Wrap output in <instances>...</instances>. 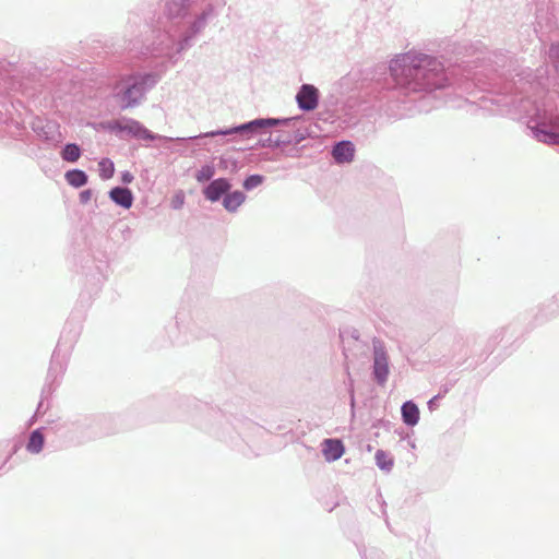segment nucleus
Masks as SVG:
<instances>
[{
    "mask_svg": "<svg viewBox=\"0 0 559 559\" xmlns=\"http://www.w3.org/2000/svg\"><path fill=\"white\" fill-rule=\"evenodd\" d=\"M345 452L343 442L338 439H325L322 443V453L326 461H336Z\"/></svg>",
    "mask_w": 559,
    "mask_h": 559,
    "instance_id": "nucleus-6",
    "label": "nucleus"
},
{
    "mask_svg": "<svg viewBox=\"0 0 559 559\" xmlns=\"http://www.w3.org/2000/svg\"><path fill=\"white\" fill-rule=\"evenodd\" d=\"M374 459L379 468L383 471H391V468L393 467V459L383 450H378L376 452Z\"/></svg>",
    "mask_w": 559,
    "mask_h": 559,
    "instance_id": "nucleus-15",
    "label": "nucleus"
},
{
    "mask_svg": "<svg viewBox=\"0 0 559 559\" xmlns=\"http://www.w3.org/2000/svg\"><path fill=\"white\" fill-rule=\"evenodd\" d=\"M111 200L124 209H130L133 202V195L127 188H114L109 193Z\"/></svg>",
    "mask_w": 559,
    "mask_h": 559,
    "instance_id": "nucleus-9",
    "label": "nucleus"
},
{
    "mask_svg": "<svg viewBox=\"0 0 559 559\" xmlns=\"http://www.w3.org/2000/svg\"><path fill=\"white\" fill-rule=\"evenodd\" d=\"M142 97L143 87L136 84L129 86L119 95L121 107L123 109L135 106Z\"/></svg>",
    "mask_w": 559,
    "mask_h": 559,
    "instance_id": "nucleus-7",
    "label": "nucleus"
},
{
    "mask_svg": "<svg viewBox=\"0 0 559 559\" xmlns=\"http://www.w3.org/2000/svg\"><path fill=\"white\" fill-rule=\"evenodd\" d=\"M98 170H99V176L103 178V179H109L114 176L115 174V166H114V163L109 159V158H103L99 163H98Z\"/></svg>",
    "mask_w": 559,
    "mask_h": 559,
    "instance_id": "nucleus-17",
    "label": "nucleus"
},
{
    "mask_svg": "<svg viewBox=\"0 0 559 559\" xmlns=\"http://www.w3.org/2000/svg\"><path fill=\"white\" fill-rule=\"evenodd\" d=\"M132 180H133V176L129 171H127L122 175V181L124 183H130V182H132Z\"/></svg>",
    "mask_w": 559,
    "mask_h": 559,
    "instance_id": "nucleus-23",
    "label": "nucleus"
},
{
    "mask_svg": "<svg viewBox=\"0 0 559 559\" xmlns=\"http://www.w3.org/2000/svg\"><path fill=\"white\" fill-rule=\"evenodd\" d=\"M536 138L538 141L547 143V144H557L559 143V134L555 132H548L542 129L536 130Z\"/></svg>",
    "mask_w": 559,
    "mask_h": 559,
    "instance_id": "nucleus-18",
    "label": "nucleus"
},
{
    "mask_svg": "<svg viewBox=\"0 0 559 559\" xmlns=\"http://www.w3.org/2000/svg\"><path fill=\"white\" fill-rule=\"evenodd\" d=\"M119 128L141 139L154 140L156 138L138 121H130L126 126H120Z\"/></svg>",
    "mask_w": 559,
    "mask_h": 559,
    "instance_id": "nucleus-10",
    "label": "nucleus"
},
{
    "mask_svg": "<svg viewBox=\"0 0 559 559\" xmlns=\"http://www.w3.org/2000/svg\"><path fill=\"white\" fill-rule=\"evenodd\" d=\"M296 100L302 110H313L318 106L319 92L310 84H305L297 93Z\"/></svg>",
    "mask_w": 559,
    "mask_h": 559,
    "instance_id": "nucleus-3",
    "label": "nucleus"
},
{
    "mask_svg": "<svg viewBox=\"0 0 559 559\" xmlns=\"http://www.w3.org/2000/svg\"><path fill=\"white\" fill-rule=\"evenodd\" d=\"M332 156L338 164L350 163L355 156V146L349 141H341L333 147Z\"/></svg>",
    "mask_w": 559,
    "mask_h": 559,
    "instance_id": "nucleus-5",
    "label": "nucleus"
},
{
    "mask_svg": "<svg viewBox=\"0 0 559 559\" xmlns=\"http://www.w3.org/2000/svg\"><path fill=\"white\" fill-rule=\"evenodd\" d=\"M395 66H396V63H394V66L391 67L392 71H396V67Z\"/></svg>",
    "mask_w": 559,
    "mask_h": 559,
    "instance_id": "nucleus-25",
    "label": "nucleus"
},
{
    "mask_svg": "<svg viewBox=\"0 0 559 559\" xmlns=\"http://www.w3.org/2000/svg\"><path fill=\"white\" fill-rule=\"evenodd\" d=\"M551 52H558V53H559V45L554 46V47L551 48Z\"/></svg>",
    "mask_w": 559,
    "mask_h": 559,
    "instance_id": "nucleus-24",
    "label": "nucleus"
},
{
    "mask_svg": "<svg viewBox=\"0 0 559 559\" xmlns=\"http://www.w3.org/2000/svg\"><path fill=\"white\" fill-rule=\"evenodd\" d=\"M373 373L377 381L383 384L386 381L389 374L388 356L384 352H376Z\"/></svg>",
    "mask_w": 559,
    "mask_h": 559,
    "instance_id": "nucleus-8",
    "label": "nucleus"
},
{
    "mask_svg": "<svg viewBox=\"0 0 559 559\" xmlns=\"http://www.w3.org/2000/svg\"><path fill=\"white\" fill-rule=\"evenodd\" d=\"M278 122H280L278 120L271 119V118H269V119H255V120H252V121H250L248 123H245V124H241V126H238V127H235V128H230V129H227V130L212 131V132L205 133V136L227 135V134H233V133H240V134H243L247 138H249L250 134L258 133L262 129L274 127V126L278 124Z\"/></svg>",
    "mask_w": 559,
    "mask_h": 559,
    "instance_id": "nucleus-1",
    "label": "nucleus"
},
{
    "mask_svg": "<svg viewBox=\"0 0 559 559\" xmlns=\"http://www.w3.org/2000/svg\"><path fill=\"white\" fill-rule=\"evenodd\" d=\"M263 180L264 178L261 175H251L243 181V188L246 190H252L262 185Z\"/></svg>",
    "mask_w": 559,
    "mask_h": 559,
    "instance_id": "nucleus-20",
    "label": "nucleus"
},
{
    "mask_svg": "<svg viewBox=\"0 0 559 559\" xmlns=\"http://www.w3.org/2000/svg\"><path fill=\"white\" fill-rule=\"evenodd\" d=\"M61 156L64 160L74 163L81 156L80 147L76 144H67L61 152Z\"/></svg>",
    "mask_w": 559,
    "mask_h": 559,
    "instance_id": "nucleus-16",
    "label": "nucleus"
},
{
    "mask_svg": "<svg viewBox=\"0 0 559 559\" xmlns=\"http://www.w3.org/2000/svg\"><path fill=\"white\" fill-rule=\"evenodd\" d=\"M230 189V183L225 178H218L213 180L204 190V197L211 201L216 202Z\"/></svg>",
    "mask_w": 559,
    "mask_h": 559,
    "instance_id": "nucleus-4",
    "label": "nucleus"
},
{
    "mask_svg": "<svg viewBox=\"0 0 559 559\" xmlns=\"http://www.w3.org/2000/svg\"><path fill=\"white\" fill-rule=\"evenodd\" d=\"M402 416L405 424L414 426L419 419V409L413 402H406L402 406Z\"/></svg>",
    "mask_w": 559,
    "mask_h": 559,
    "instance_id": "nucleus-11",
    "label": "nucleus"
},
{
    "mask_svg": "<svg viewBox=\"0 0 559 559\" xmlns=\"http://www.w3.org/2000/svg\"><path fill=\"white\" fill-rule=\"evenodd\" d=\"M245 199L246 197L242 192L234 191L231 193L226 194L223 204L227 211L234 212L245 202Z\"/></svg>",
    "mask_w": 559,
    "mask_h": 559,
    "instance_id": "nucleus-12",
    "label": "nucleus"
},
{
    "mask_svg": "<svg viewBox=\"0 0 559 559\" xmlns=\"http://www.w3.org/2000/svg\"><path fill=\"white\" fill-rule=\"evenodd\" d=\"M91 197H92V193H91V191H90V190H85V191H82V192L80 193V199H81V201H82V202H84V203H85V202H87V201L91 199Z\"/></svg>",
    "mask_w": 559,
    "mask_h": 559,
    "instance_id": "nucleus-22",
    "label": "nucleus"
},
{
    "mask_svg": "<svg viewBox=\"0 0 559 559\" xmlns=\"http://www.w3.org/2000/svg\"><path fill=\"white\" fill-rule=\"evenodd\" d=\"M43 447L44 436L38 430L33 431L26 445L27 450L32 453H39Z\"/></svg>",
    "mask_w": 559,
    "mask_h": 559,
    "instance_id": "nucleus-14",
    "label": "nucleus"
},
{
    "mask_svg": "<svg viewBox=\"0 0 559 559\" xmlns=\"http://www.w3.org/2000/svg\"><path fill=\"white\" fill-rule=\"evenodd\" d=\"M185 203V194L183 192H178L171 199V205L174 209H180Z\"/></svg>",
    "mask_w": 559,
    "mask_h": 559,
    "instance_id": "nucleus-21",
    "label": "nucleus"
},
{
    "mask_svg": "<svg viewBox=\"0 0 559 559\" xmlns=\"http://www.w3.org/2000/svg\"><path fill=\"white\" fill-rule=\"evenodd\" d=\"M214 168L212 166H203L200 170L195 174V179L199 182H204L210 180L214 176Z\"/></svg>",
    "mask_w": 559,
    "mask_h": 559,
    "instance_id": "nucleus-19",
    "label": "nucleus"
},
{
    "mask_svg": "<svg viewBox=\"0 0 559 559\" xmlns=\"http://www.w3.org/2000/svg\"><path fill=\"white\" fill-rule=\"evenodd\" d=\"M411 66H412V68H409V71L414 70L416 72L415 76L421 75L424 79L427 80L428 85H430V86L437 85L430 79L431 73L440 70V68H441V64L437 60L425 56L423 58H419L418 62H416L415 59L412 60Z\"/></svg>",
    "mask_w": 559,
    "mask_h": 559,
    "instance_id": "nucleus-2",
    "label": "nucleus"
},
{
    "mask_svg": "<svg viewBox=\"0 0 559 559\" xmlns=\"http://www.w3.org/2000/svg\"><path fill=\"white\" fill-rule=\"evenodd\" d=\"M64 177H66L67 182L74 188H80V187L86 185V182H87L86 174L83 170H79V169H73V170L67 171Z\"/></svg>",
    "mask_w": 559,
    "mask_h": 559,
    "instance_id": "nucleus-13",
    "label": "nucleus"
}]
</instances>
